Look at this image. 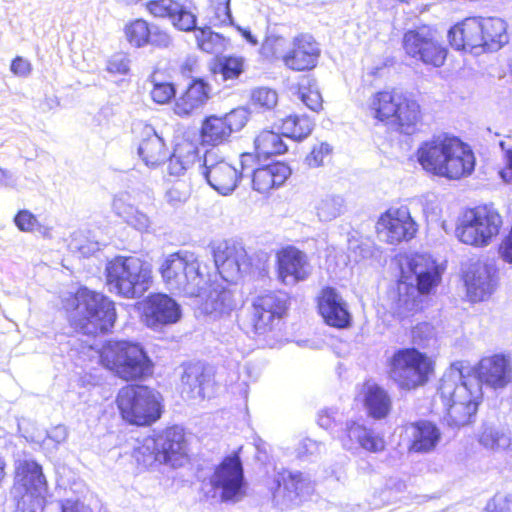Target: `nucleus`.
I'll use <instances>...</instances> for the list:
<instances>
[{"instance_id":"16","label":"nucleus","mask_w":512,"mask_h":512,"mask_svg":"<svg viewBox=\"0 0 512 512\" xmlns=\"http://www.w3.org/2000/svg\"><path fill=\"white\" fill-rule=\"evenodd\" d=\"M418 225L406 206L389 207L381 213L375 223V232L387 244L397 245L413 239Z\"/></svg>"},{"instance_id":"26","label":"nucleus","mask_w":512,"mask_h":512,"mask_svg":"<svg viewBox=\"0 0 512 512\" xmlns=\"http://www.w3.org/2000/svg\"><path fill=\"white\" fill-rule=\"evenodd\" d=\"M203 166V175L208 184L220 194L227 195L238 186L241 174L225 160L210 162L206 155Z\"/></svg>"},{"instance_id":"12","label":"nucleus","mask_w":512,"mask_h":512,"mask_svg":"<svg viewBox=\"0 0 512 512\" xmlns=\"http://www.w3.org/2000/svg\"><path fill=\"white\" fill-rule=\"evenodd\" d=\"M251 309V329L256 336L266 339L279 330L288 313L289 301L278 291H267L253 299Z\"/></svg>"},{"instance_id":"19","label":"nucleus","mask_w":512,"mask_h":512,"mask_svg":"<svg viewBox=\"0 0 512 512\" xmlns=\"http://www.w3.org/2000/svg\"><path fill=\"white\" fill-rule=\"evenodd\" d=\"M15 484L23 491L22 498L30 503L44 501L48 492V481L42 466L35 460H22L15 467Z\"/></svg>"},{"instance_id":"18","label":"nucleus","mask_w":512,"mask_h":512,"mask_svg":"<svg viewBox=\"0 0 512 512\" xmlns=\"http://www.w3.org/2000/svg\"><path fill=\"white\" fill-rule=\"evenodd\" d=\"M213 259L218 272L226 281L250 271L253 267L252 258L246 250L234 243L223 242L218 244L213 249Z\"/></svg>"},{"instance_id":"24","label":"nucleus","mask_w":512,"mask_h":512,"mask_svg":"<svg viewBox=\"0 0 512 512\" xmlns=\"http://www.w3.org/2000/svg\"><path fill=\"white\" fill-rule=\"evenodd\" d=\"M282 132L264 128L255 136L253 152H244L240 155L242 169L249 168L256 159L270 158L283 155L288 151V146L283 140Z\"/></svg>"},{"instance_id":"46","label":"nucleus","mask_w":512,"mask_h":512,"mask_svg":"<svg viewBox=\"0 0 512 512\" xmlns=\"http://www.w3.org/2000/svg\"><path fill=\"white\" fill-rule=\"evenodd\" d=\"M177 11H174L171 22L173 26L183 32H190L196 29V16L184 5L178 2Z\"/></svg>"},{"instance_id":"28","label":"nucleus","mask_w":512,"mask_h":512,"mask_svg":"<svg viewBox=\"0 0 512 512\" xmlns=\"http://www.w3.org/2000/svg\"><path fill=\"white\" fill-rule=\"evenodd\" d=\"M140 135L138 154L145 165L154 168L165 163L170 153L163 138L148 124L142 125Z\"/></svg>"},{"instance_id":"15","label":"nucleus","mask_w":512,"mask_h":512,"mask_svg":"<svg viewBox=\"0 0 512 512\" xmlns=\"http://www.w3.org/2000/svg\"><path fill=\"white\" fill-rule=\"evenodd\" d=\"M274 270L281 285L307 281L312 275L308 254L295 245H283L275 250Z\"/></svg>"},{"instance_id":"9","label":"nucleus","mask_w":512,"mask_h":512,"mask_svg":"<svg viewBox=\"0 0 512 512\" xmlns=\"http://www.w3.org/2000/svg\"><path fill=\"white\" fill-rule=\"evenodd\" d=\"M502 227L500 212L492 204H479L463 210L455 235L465 245L483 248L498 237Z\"/></svg>"},{"instance_id":"20","label":"nucleus","mask_w":512,"mask_h":512,"mask_svg":"<svg viewBox=\"0 0 512 512\" xmlns=\"http://www.w3.org/2000/svg\"><path fill=\"white\" fill-rule=\"evenodd\" d=\"M143 320L146 326L157 328L171 325L181 317L180 305L165 293H151L143 301Z\"/></svg>"},{"instance_id":"1","label":"nucleus","mask_w":512,"mask_h":512,"mask_svg":"<svg viewBox=\"0 0 512 512\" xmlns=\"http://www.w3.org/2000/svg\"><path fill=\"white\" fill-rule=\"evenodd\" d=\"M433 335L431 323H417L410 329V342L414 346L398 348L387 359L388 376L400 391H416L435 376V358L416 347H424Z\"/></svg>"},{"instance_id":"49","label":"nucleus","mask_w":512,"mask_h":512,"mask_svg":"<svg viewBox=\"0 0 512 512\" xmlns=\"http://www.w3.org/2000/svg\"><path fill=\"white\" fill-rule=\"evenodd\" d=\"M178 1L175 0H150L146 2V9L155 17L171 19L174 11H177Z\"/></svg>"},{"instance_id":"45","label":"nucleus","mask_w":512,"mask_h":512,"mask_svg":"<svg viewBox=\"0 0 512 512\" xmlns=\"http://www.w3.org/2000/svg\"><path fill=\"white\" fill-rule=\"evenodd\" d=\"M230 0L215 1L211 0L212 15L209 23L214 27H224L232 23L230 11Z\"/></svg>"},{"instance_id":"53","label":"nucleus","mask_w":512,"mask_h":512,"mask_svg":"<svg viewBox=\"0 0 512 512\" xmlns=\"http://www.w3.org/2000/svg\"><path fill=\"white\" fill-rule=\"evenodd\" d=\"M11 71L17 76L25 77L31 72V64L23 57L17 56L12 60Z\"/></svg>"},{"instance_id":"14","label":"nucleus","mask_w":512,"mask_h":512,"mask_svg":"<svg viewBox=\"0 0 512 512\" xmlns=\"http://www.w3.org/2000/svg\"><path fill=\"white\" fill-rule=\"evenodd\" d=\"M248 121L247 112L235 108L223 115L206 116L199 129L202 145L219 146L229 141L231 135L245 127Z\"/></svg>"},{"instance_id":"43","label":"nucleus","mask_w":512,"mask_h":512,"mask_svg":"<svg viewBox=\"0 0 512 512\" xmlns=\"http://www.w3.org/2000/svg\"><path fill=\"white\" fill-rule=\"evenodd\" d=\"M152 88L150 96L153 102L164 105L169 104L172 100L175 101L176 97V86L174 83L169 81H159L154 75L150 78Z\"/></svg>"},{"instance_id":"11","label":"nucleus","mask_w":512,"mask_h":512,"mask_svg":"<svg viewBox=\"0 0 512 512\" xmlns=\"http://www.w3.org/2000/svg\"><path fill=\"white\" fill-rule=\"evenodd\" d=\"M402 48L409 58L432 67H441L448 54L437 30L425 24L404 32Z\"/></svg>"},{"instance_id":"17","label":"nucleus","mask_w":512,"mask_h":512,"mask_svg":"<svg viewBox=\"0 0 512 512\" xmlns=\"http://www.w3.org/2000/svg\"><path fill=\"white\" fill-rule=\"evenodd\" d=\"M321 53L316 38L308 32H300L292 37L290 47L281 56V61L290 71L310 72L318 66Z\"/></svg>"},{"instance_id":"3","label":"nucleus","mask_w":512,"mask_h":512,"mask_svg":"<svg viewBox=\"0 0 512 512\" xmlns=\"http://www.w3.org/2000/svg\"><path fill=\"white\" fill-rule=\"evenodd\" d=\"M63 308L74 331L88 336L109 332L117 318L113 300L85 287L65 298Z\"/></svg>"},{"instance_id":"59","label":"nucleus","mask_w":512,"mask_h":512,"mask_svg":"<svg viewBox=\"0 0 512 512\" xmlns=\"http://www.w3.org/2000/svg\"><path fill=\"white\" fill-rule=\"evenodd\" d=\"M219 295L221 296V299H222V305L223 306H227L225 304V301H228L230 302V294L228 292H226L225 290H222Z\"/></svg>"},{"instance_id":"41","label":"nucleus","mask_w":512,"mask_h":512,"mask_svg":"<svg viewBox=\"0 0 512 512\" xmlns=\"http://www.w3.org/2000/svg\"><path fill=\"white\" fill-rule=\"evenodd\" d=\"M277 103L278 95L273 89L259 87L251 92L250 104L259 112L271 111L277 106Z\"/></svg>"},{"instance_id":"13","label":"nucleus","mask_w":512,"mask_h":512,"mask_svg":"<svg viewBox=\"0 0 512 512\" xmlns=\"http://www.w3.org/2000/svg\"><path fill=\"white\" fill-rule=\"evenodd\" d=\"M210 485L220 490L222 502L235 503L245 496L244 470L238 452L223 457L214 468Z\"/></svg>"},{"instance_id":"6","label":"nucleus","mask_w":512,"mask_h":512,"mask_svg":"<svg viewBox=\"0 0 512 512\" xmlns=\"http://www.w3.org/2000/svg\"><path fill=\"white\" fill-rule=\"evenodd\" d=\"M98 364L125 382L144 381L153 376L154 363L138 341L108 339L97 350Z\"/></svg>"},{"instance_id":"4","label":"nucleus","mask_w":512,"mask_h":512,"mask_svg":"<svg viewBox=\"0 0 512 512\" xmlns=\"http://www.w3.org/2000/svg\"><path fill=\"white\" fill-rule=\"evenodd\" d=\"M366 110L376 123L390 126L404 135L416 133L424 120L418 100L395 87L374 92Z\"/></svg>"},{"instance_id":"33","label":"nucleus","mask_w":512,"mask_h":512,"mask_svg":"<svg viewBox=\"0 0 512 512\" xmlns=\"http://www.w3.org/2000/svg\"><path fill=\"white\" fill-rule=\"evenodd\" d=\"M124 33L127 41L134 47H143L148 44L167 46L169 35L161 30H152L149 23L141 18L134 19L125 25Z\"/></svg>"},{"instance_id":"50","label":"nucleus","mask_w":512,"mask_h":512,"mask_svg":"<svg viewBox=\"0 0 512 512\" xmlns=\"http://www.w3.org/2000/svg\"><path fill=\"white\" fill-rule=\"evenodd\" d=\"M14 224L22 232H34L41 228L37 216L27 209L19 210L14 216Z\"/></svg>"},{"instance_id":"55","label":"nucleus","mask_w":512,"mask_h":512,"mask_svg":"<svg viewBox=\"0 0 512 512\" xmlns=\"http://www.w3.org/2000/svg\"><path fill=\"white\" fill-rule=\"evenodd\" d=\"M506 163L501 171V176L504 180H512V149H509L505 153Z\"/></svg>"},{"instance_id":"21","label":"nucleus","mask_w":512,"mask_h":512,"mask_svg":"<svg viewBox=\"0 0 512 512\" xmlns=\"http://www.w3.org/2000/svg\"><path fill=\"white\" fill-rule=\"evenodd\" d=\"M316 309L330 327L343 329L351 322V315L340 293L332 286H323L315 297Z\"/></svg>"},{"instance_id":"32","label":"nucleus","mask_w":512,"mask_h":512,"mask_svg":"<svg viewBox=\"0 0 512 512\" xmlns=\"http://www.w3.org/2000/svg\"><path fill=\"white\" fill-rule=\"evenodd\" d=\"M361 394L368 417L382 420L389 416L392 411V399L382 386L366 381L363 383Z\"/></svg>"},{"instance_id":"25","label":"nucleus","mask_w":512,"mask_h":512,"mask_svg":"<svg viewBox=\"0 0 512 512\" xmlns=\"http://www.w3.org/2000/svg\"><path fill=\"white\" fill-rule=\"evenodd\" d=\"M211 98V86L204 78H193L175 99L172 110L179 117L191 116Z\"/></svg>"},{"instance_id":"44","label":"nucleus","mask_w":512,"mask_h":512,"mask_svg":"<svg viewBox=\"0 0 512 512\" xmlns=\"http://www.w3.org/2000/svg\"><path fill=\"white\" fill-rule=\"evenodd\" d=\"M192 194V186L185 179H177L173 181L166 191L167 201L173 205H180L188 201Z\"/></svg>"},{"instance_id":"60","label":"nucleus","mask_w":512,"mask_h":512,"mask_svg":"<svg viewBox=\"0 0 512 512\" xmlns=\"http://www.w3.org/2000/svg\"><path fill=\"white\" fill-rule=\"evenodd\" d=\"M395 2H398V3H404V4H408L410 3L412 0H394Z\"/></svg>"},{"instance_id":"8","label":"nucleus","mask_w":512,"mask_h":512,"mask_svg":"<svg viewBox=\"0 0 512 512\" xmlns=\"http://www.w3.org/2000/svg\"><path fill=\"white\" fill-rule=\"evenodd\" d=\"M115 405L123 422L136 427H149L156 423L164 412L163 398L150 386L127 383L115 397Z\"/></svg>"},{"instance_id":"10","label":"nucleus","mask_w":512,"mask_h":512,"mask_svg":"<svg viewBox=\"0 0 512 512\" xmlns=\"http://www.w3.org/2000/svg\"><path fill=\"white\" fill-rule=\"evenodd\" d=\"M159 273L169 290L190 297L200 296L208 283L200 272L196 256L188 251L179 250L169 254L161 263Z\"/></svg>"},{"instance_id":"38","label":"nucleus","mask_w":512,"mask_h":512,"mask_svg":"<svg viewBox=\"0 0 512 512\" xmlns=\"http://www.w3.org/2000/svg\"><path fill=\"white\" fill-rule=\"evenodd\" d=\"M346 433L350 440L356 439L360 446L369 452L377 453L385 449L384 438L361 424L351 422L346 427Z\"/></svg>"},{"instance_id":"54","label":"nucleus","mask_w":512,"mask_h":512,"mask_svg":"<svg viewBox=\"0 0 512 512\" xmlns=\"http://www.w3.org/2000/svg\"><path fill=\"white\" fill-rule=\"evenodd\" d=\"M499 254L505 262L512 263V225L499 245Z\"/></svg>"},{"instance_id":"42","label":"nucleus","mask_w":512,"mask_h":512,"mask_svg":"<svg viewBox=\"0 0 512 512\" xmlns=\"http://www.w3.org/2000/svg\"><path fill=\"white\" fill-rule=\"evenodd\" d=\"M197 47L205 53H215L224 44L225 38L208 27L199 28L195 34Z\"/></svg>"},{"instance_id":"39","label":"nucleus","mask_w":512,"mask_h":512,"mask_svg":"<svg viewBox=\"0 0 512 512\" xmlns=\"http://www.w3.org/2000/svg\"><path fill=\"white\" fill-rule=\"evenodd\" d=\"M297 98L310 110L319 112L323 108V98L317 80L311 76L302 77L294 86Z\"/></svg>"},{"instance_id":"51","label":"nucleus","mask_w":512,"mask_h":512,"mask_svg":"<svg viewBox=\"0 0 512 512\" xmlns=\"http://www.w3.org/2000/svg\"><path fill=\"white\" fill-rule=\"evenodd\" d=\"M177 69L182 78L193 79L194 75L200 71V61L198 57L189 55L179 63Z\"/></svg>"},{"instance_id":"52","label":"nucleus","mask_w":512,"mask_h":512,"mask_svg":"<svg viewBox=\"0 0 512 512\" xmlns=\"http://www.w3.org/2000/svg\"><path fill=\"white\" fill-rule=\"evenodd\" d=\"M107 71L112 74H126L129 71V61L121 55H114L107 62Z\"/></svg>"},{"instance_id":"56","label":"nucleus","mask_w":512,"mask_h":512,"mask_svg":"<svg viewBox=\"0 0 512 512\" xmlns=\"http://www.w3.org/2000/svg\"><path fill=\"white\" fill-rule=\"evenodd\" d=\"M61 512H83L78 501L66 500L61 505Z\"/></svg>"},{"instance_id":"48","label":"nucleus","mask_w":512,"mask_h":512,"mask_svg":"<svg viewBox=\"0 0 512 512\" xmlns=\"http://www.w3.org/2000/svg\"><path fill=\"white\" fill-rule=\"evenodd\" d=\"M332 147L326 142L314 145L311 151L306 155L305 162L310 168H317L329 161L332 154Z\"/></svg>"},{"instance_id":"30","label":"nucleus","mask_w":512,"mask_h":512,"mask_svg":"<svg viewBox=\"0 0 512 512\" xmlns=\"http://www.w3.org/2000/svg\"><path fill=\"white\" fill-rule=\"evenodd\" d=\"M409 270L416 276V288L421 294H428L440 282L439 268L429 255L414 254L408 261Z\"/></svg>"},{"instance_id":"31","label":"nucleus","mask_w":512,"mask_h":512,"mask_svg":"<svg viewBox=\"0 0 512 512\" xmlns=\"http://www.w3.org/2000/svg\"><path fill=\"white\" fill-rule=\"evenodd\" d=\"M462 278L472 302L483 301L491 295L494 284L485 265L480 263L467 265Z\"/></svg>"},{"instance_id":"27","label":"nucleus","mask_w":512,"mask_h":512,"mask_svg":"<svg viewBox=\"0 0 512 512\" xmlns=\"http://www.w3.org/2000/svg\"><path fill=\"white\" fill-rule=\"evenodd\" d=\"M480 18L468 17L453 25L448 31V41L456 50L474 51L482 49Z\"/></svg>"},{"instance_id":"36","label":"nucleus","mask_w":512,"mask_h":512,"mask_svg":"<svg viewBox=\"0 0 512 512\" xmlns=\"http://www.w3.org/2000/svg\"><path fill=\"white\" fill-rule=\"evenodd\" d=\"M482 50H498L508 41L506 24L496 17L480 18Z\"/></svg>"},{"instance_id":"57","label":"nucleus","mask_w":512,"mask_h":512,"mask_svg":"<svg viewBox=\"0 0 512 512\" xmlns=\"http://www.w3.org/2000/svg\"><path fill=\"white\" fill-rule=\"evenodd\" d=\"M396 288H397V291H398V294H399V299L398 301L400 302L401 301V294L402 292L406 295L409 294V292L411 290H413V286L409 283H407L405 280H403L402 278H400L397 283H396Z\"/></svg>"},{"instance_id":"47","label":"nucleus","mask_w":512,"mask_h":512,"mask_svg":"<svg viewBox=\"0 0 512 512\" xmlns=\"http://www.w3.org/2000/svg\"><path fill=\"white\" fill-rule=\"evenodd\" d=\"M187 383L193 386L192 389L197 388V393L204 398L205 391L208 387L213 386L214 382L211 373L204 368H195L186 373Z\"/></svg>"},{"instance_id":"29","label":"nucleus","mask_w":512,"mask_h":512,"mask_svg":"<svg viewBox=\"0 0 512 512\" xmlns=\"http://www.w3.org/2000/svg\"><path fill=\"white\" fill-rule=\"evenodd\" d=\"M187 455V440L184 431L176 426L166 428L156 443V458L174 464Z\"/></svg>"},{"instance_id":"23","label":"nucleus","mask_w":512,"mask_h":512,"mask_svg":"<svg viewBox=\"0 0 512 512\" xmlns=\"http://www.w3.org/2000/svg\"><path fill=\"white\" fill-rule=\"evenodd\" d=\"M473 371L479 382L494 389L504 388L512 380L510 359L502 353L482 357Z\"/></svg>"},{"instance_id":"5","label":"nucleus","mask_w":512,"mask_h":512,"mask_svg":"<svg viewBox=\"0 0 512 512\" xmlns=\"http://www.w3.org/2000/svg\"><path fill=\"white\" fill-rule=\"evenodd\" d=\"M443 410L444 419L452 428H462L475 422L476 414L483 401L482 387L469 374L459 370V378L452 374L441 377L436 391Z\"/></svg>"},{"instance_id":"58","label":"nucleus","mask_w":512,"mask_h":512,"mask_svg":"<svg viewBox=\"0 0 512 512\" xmlns=\"http://www.w3.org/2000/svg\"><path fill=\"white\" fill-rule=\"evenodd\" d=\"M6 463L4 459L0 456V485L2 484L6 473H5Z\"/></svg>"},{"instance_id":"37","label":"nucleus","mask_w":512,"mask_h":512,"mask_svg":"<svg viewBox=\"0 0 512 512\" xmlns=\"http://www.w3.org/2000/svg\"><path fill=\"white\" fill-rule=\"evenodd\" d=\"M245 70V61L241 56H216L209 66L212 75H220L223 81L236 80Z\"/></svg>"},{"instance_id":"34","label":"nucleus","mask_w":512,"mask_h":512,"mask_svg":"<svg viewBox=\"0 0 512 512\" xmlns=\"http://www.w3.org/2000/svg\"><path fill=\"white\" fill-rule=\"evenodd\" d=\"M413 428L412 440L408 450L414 453H428L435 449L441 438L437 425L428 420H418L411 423Z\"/></svg>"},{"instance_id":"22","label":"nucleus","mask_w":512,"mask_h":512,"mask_svg":"<svg viewBox=\"0 0 512 512\" xmlns=\"http://www.w3.org/2000/svg\"><path fill=\"white\" fill-rule=\"evenodd\" d=\"M291 176L290 167L282 161H272L259 165L251 173L250 186L252 191L268 198L272 193L284 186Z\"/></svg>"},{"instance_id":"40","label":"nucleus","mask_w":512,"mask_h":512,"mask_svg":"<svg viewBox=\"0 0 512 512\" xmlns=\"http://www.w3.org/2000/svg\"><path fill=\"white\" fill-rule=\"evenodd\" d=\"M314 127L313 121L306 115L291 114L282 119V135L300 142L306 139Z\"/></svg>"},{"instance_id":"7","label":"nucleus","mask_w":512,"mask_h":512,"mask_svg":"<svg viewBox=\"0 0 512 512\" xmlns=\"http://www.w3.org/2000/svg\"><path fill=\"white\" fill-rule=\"evenodd\" d=\"M104 275L109 291L124 299L139 298L153 285L151 264L133 255H117L107 261Z\"/></svg>"},{"instance_id":"35","label":"nucleus","mask_w":512,"mask_h":512,"mask_svg":"<svg viewBox=\"0 0 512 512\" xmlns=\"http://www.w3.org/2000/svg\"><path fill=\"white\" fill-rule=\"evenodd\" d=\"M277 488H282L284 496L289 501L301 500L304 495L314 492V485L302 472L282 470L278 474Z\"/></svg>"},{"instance_id":"2","label":"nucleus","mask_w":512,"mask_h":512,"mask_svg":"<svg viewBox=\"0 0 512 512\" xmlns=\"http://www.w3.org/2000/svg\"><path fill=\"white\" fill-rule=\"evenodd\" d=\"M415 157L429 175L459 180L475 168V155L470 146L449 134L435 135L419 144Z\"/></svg>"}]
</instances>
